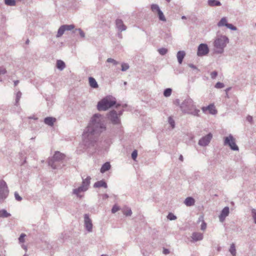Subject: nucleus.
Returning a JSON list of instances; mask_svg holds the SVG:
<instances>
[{"instance_id":"338daca9","label":"nucleus","mask_w":256,"mask_h":256,"mask_svg":"<svg viewBox=\"0 0 256 256\" xmlns=\"http://www.w3.org/2000/svg\"><path fill=\"white\" fill-rule=\"evenodd\" d=\"M120 104H116V108H118V106H120Z\"/></svg>"},{"instance_id":"f03ea898","label":"nucleus","mask_w":256,"mask_h":256,"mask_svg":"<svg viewBox=\"0 0 256 256\" xmlns=\"http://www.w3.org/2000/svg\"><path fill=\"white\" fill-rule=\"evenodd\" d=\"M180 108L184 113L190 114L194 116H199L200 110L196 108L194 100L190 97H187L181 103Z\"/></svg>"},{"instance_id":"c85d7f7f","label":"nucleus","mask_w":256,"mask_h":256,"mask_svg":"<svg viewBox=\"0 0 256 256\" xmlns=\"http://www.w3.org/2000/svg\"><path fill=\"white\" fill-rule=\"evenodd\" d=\"M64 27V29L66 31H70L75 28V26L73 24H64L62 25Z\"/></svg>"},{"instance_id":"a211bd4d","label":"nucleus","mask_w":256,"mask_h":256,"mask_svg":"<svg viewBox=\"0 0 256 256\" xmlns=\"http://www.w3.org/2000/svg\"><path fill=\"white\" fill-rule=\"evenodd\" d=\"M91 180V178L88 176L86 178L83 179L82 186L85 188L86 190H88L90 184V180Z\"/></svg>"},{"instance_id":"c9c22d12","label":"nucleus","mask_w":256,"mask_h":256,"mask_svg":"<svg viewBox=\"0 0 256 256\" xmlns=\"http://www.w3.org/2000/svg\"><path fill=\"white\" fill-rule=\"evenodd\" d=\"M172 90L170 88H166L164 92V95L166 97L170 96L172 94Z\"/></svg>"},{"instance_id":"f8f14e48","label":"nucleus","mask_w":256,"mask_h":256,"mask_svg":"<svg viewBox=\"0 0 256 256\" xmlns=\"http://www.w3.org/2000/svg\"><path fill=\"white\" fill-rule=\"evenodd\" d=\"M230 213V209L228 206L224 207L221 212L220 215L219 216V219L220 222H223L226 218L228 216Z\"/></svg>"},{"instance_id":"473e14b6","label":"nucleus","mask_w":256,"mask_h":256,"mask_svg":"<svg viewBox=\"0 0 256 256\" xmlns=\"http://www.w3.org/2000/svg\"><path fill=\"white\" fill-rule=\"evenodd\" d=\"M151 10L154 12H158L160 10L159 6L157 4H152L151 5Z\"/></svg>"},{"instance_id":"aec40b11","label":"nucleus","mask_w":256,"mask_h":256,"mask_svg":"<svg viewBox=\"0 0 256 256\" xmlns=\"http://www.w3.org/2000/svg\"><path fill=\"white\" fill-rule=\"evenodd\" d=\"M208 4L210 6H220L221 2L218 0H208Z\"/></svg>"},{"instance_id":"13d9d810","label":"nucleus","mask_w":256,"mask_h":256,"mask_svg":"<svg viewBox=\"0 0 256 256\" xmlns=\"http://www.w3.org/2000/svg\"><path fill=\"white\" fill-rule=\"evenodd\" d=\"M174 104L176 105L179 106H180V105L181 104H180V100L178 99H176L174 102Z\"/></svg>"},{"instance_id":"de8ad7c7","label":"nucleus","mask_w":256,"mask_h":256,"mask_svg":"<svg viewBox=\"0 0 256 256\" xmlns=\"http://www.w3.org/2000/svg\"><path fill=\"white\" fill-rule=\"evenodd\" d=\"M224 86V84L220 82H218L215 85V88H223Z\"/></svg>"},{"instance_id":"e2e57ef3","label":"nucleus","mask_w":256,"mask_h":256,"mask_svg":"<svg viewBox=\"0 0 256 256\" xmlns=\"http://www.w3.org/2000/svg\"><path fill=\"white\" fill-rule=\"evenodd\" d=\"M103 198L104 199H106V198H108V196L107 194H104L103 196Z\"/></svg>"},{"instance_id":"e433bc0d","label":"nucleus","mask_w":256,"mask_h":256,"mask_svg":"<svg viewBox=\"0 0 256 256\" xmlns=\"http://www.w3.org/2000/svg\"><path fill=\"white\" fill-rule=\"evenodd\" d=\"M5 4L9 6H14L16 5L15 0H4Z\"/></svg>"},{"instance_id":"8fccbe9b","label":"nucleus","mask_w":256,"mask_h":256,"mask_svg":"<svg viewBox=\"0 0 256 256\" xmlns=\"http://www.w3.org/2000/svg\"><path fill=\"white\" fill-rule=\"evenodd\" d=\"M138 156V152L136 150H134L132 154V158L134 160H136Z\"/></svg>"},{"instance_id":"ddd939ff","label":"nucleus","mask_w":256,"mask_h":256,"mask_svg":"<svg viewBox=\"0 0 256 256\" xmlns=\"http://www.w3.org/2000/svg\"><path fill=\"white\" fill-rule=\"evenodd\" d=\"M116 26L118 31L122 32L126 29V26L124 24L123 21L120 19L116 20Z\"/></svg>"},{"instance_id":"dca6fc26","label":"nucleus","mask_w":256,"mask_h":256,"mask_svg":"<svg viewBox=\"0 0 256 256\" xmlns=\"http://www.w3.org/2000/svg\"><path fill=\"white\" fill-rule=\"evenodd\" d=\"M87 190H86L85 188H83L82 186H79L78 188H74L72 190V194L76 195L77 197L81 198L82 196L80 194L82 192H84Z\"/></svg>"},{"instance_id":"7ed1b4c3","label":"nucleus","mask_w":256,"mask_h":256,"mask_svg":"<svg viewBox=\"0 0 256 256\" xmlns=\"http://www.w3.org/2000/svg\"><path fill=\"white\" fill-rule=\"evenodd\" d=\"M115 104H116V98L111 96H108L98 102L97 109L99 111H105Z\"/></svg>"},{"instance_id":"412c9836","label":"nucleus","mask_w":256,"mask_h":256,"mask_svg":"<svg viewBox=\"0 0 256 256\" xmlns=\"http://www.w3.org/2000/svg\"><path fill=\"white\" fill-rule=\"evenodd\" d=\"M108 186L104 180L98 181L94 183V188H100L104 187L106 188Z\"/></svg>"},{"instance_id":"f3484780","label":"nucleus","mask_w":256,"mask_h":256,"mask_svg":"<svg viewBox=\"0 0 256 256\" xmlns=\"http://www.w3.org/2000/svg\"><path fill=\"white\" fill-rule=\"evenodd\" d=\"M194 203H195L194 199L191 196L186 198L184 201V204L187 206H194Z\"/></svg>"},{"instance_id":"a18cd8bd","label":"nucleus","mask_w":256,"mask_h":256,"mask_svg":"<svg viewBox=\"0 0 256 256\" xmlns=\"http://www.w3.org/2000/svg\"><path fill=\"white\" fill-rule=\"evenodd\" d=\"M26 236V234H22L18 238L19 242L22 243L24 242V238Z\"/></svg>"},{"instance_id":"052dcab7","label":"nucleus","mask_w":256,"mask_h":256,"mask_svg":"<svg viewBox=\"0 0 256 256\" xmlns=\"http://www.w3.org/2000/svg\"><path fill=\"white\" fill-rule=\"evenodd\" d=\"M123 111H124L123 110H120L118 112V116H119L120 118V116L122 114Z\"/></svg>"},{"instance_id":"72a5a7b5","label":"nucleus","mask_w":256,"mask_h":256,"mask_svg":"<svg viewBox=\"0 0 256 256\" xmlns=\"http://www.w3.org/2000/svg\"><path fill=\"white\" fill-rule=\"evenodd\" d=\"M157 13H158V15L160 20L163 21V22L166 21V18L162 12L161 10L158 11V12Z\"/></svg>"},{"instance_id":"1a4fd4ad","label":"nucleus","mask_w":256,"mask_h":256,"mask_svg":"<svg viewBox=\"0 0 256 256\" xmlns=\"http://www.w3.org/2000/svg\"><path fill=\"white\" fill-rule=\"evenodd\" d=\"M209 52V48L207 44H201L199 45L198 48L197 55L202 56L206 55Z\"/></svg>"},{"instance_id":"a19ab883","label":"nucleus","mask_w":256,"mask_h":256,"mask_svg":"<svg viewBox=\"0 0 256 256\" xmlns=\"http://www.w3.org/2000/svg\"><path fill=\"white\" fill-rule=\"evenodd\" d=\"M120 210V208L116 204H114L112 209V214H114L118 211Z\"/></svg>"},{"instance_id":"864d4df0","label":"nucleus","mask_w":256,"mask_h":256,"mask_svg":"<svg viewBox=\"0 0 256 256\" xmlns=\"http://www.w3.org/2000/svg\"><path fill=\"white\" fill-rule=\"evenodd\" d=\"M206 228V224L204 221L202 222L201 224L200 229L202 230H204Z\"/></svg>"},{"instance_id":"49530a36","label":"nucleus","mask_w":256,"mask_h":256,"mask_svg":"<svg viewBox=\"0 0 256 256\" xmlns=\"http://www.w3.org/2000/svg\"><path fill=\"white\" fill-rule=\"evenodd\" d=\"M226 28L232 30H237L236 26H234L233 24H231L228 23V25H226Z\"/></svg>"},{"instance_id":"f704fd0d","label":"nucleus","mask_w":256,"mask_h":256,"mask_svg":"<svg viewBox=\"0 0 256 256\" xmlns=\"http://www.w3.org/2000/svg\"><path fill=\"white\" fill-rule=\"evenodd\" d=\"M123 214L126 216H130L132 214V211L130 208H127L123 210Z\"/></svg>"},{"instance_id":"0eeeda50","label":"nucleus","mask_w":256,"mask_h":256,"mask_svg":"<svg viewBox=\"0 0 256 256\" xmlns=\"http://www.w3.org/2000/svg\"><path fill=\"white\" fill-rule=\"evenodd\" d=\"M224 146H228L233 150H238V147L236 144V140L232 134L224 138Z\"/></svg>"},{"instance_id":"39448f33","label":"nucleus","mask_w":256,"mask_h":256,"mask_svg":"<svg viewBox=\"0 0 256 256\" xmlns=\"http://www.w3.org/2000/svg\"><path fill=\"white\" fill-rule=\"evenodd\" d=\"M65 156L60 152H56L54 156L50 159L48 162V164L53 169L58 168L59 166L58 165L57 162L64 159Z\"/></svg>"},{"instance_id":"bb28decb","label":"nucleus","mask_w":256,"mask_h":256,"mask_svg":"<svg viewBox=\"0 0 256 256\" xmlns=\"http://www.w3.org/2000/svg\"><path fill=\"white\" fill-rule=\"evenodd\" d=\"M64 32H65V30L64 29V27H63V26L62 25L59 28L58 30V32L56 35V38L61 37L64 34Z\"/></svg>"},{"instance_id":"c756f323","label":"nucleus","mask_w":256,"mask_h":256,"mask_svg":"<svg viewBox=\"0 0 256 256\" xmlns=\"http://www.w3.org/2000/svg\"><path fill=\"white\" fill-rule=\"evenodd\" d=\"M229 251L233 256H236V249L234 244H231Z\"/></svg>"},{"instance_id":"37998d69","label":"nucleus","mask_w":256,"mask_h":256,"mask_svg":"<svg viewBox=\"0 0 256 256\" xmlns=\"http://www.w3.org/2000/svg\"><path fill=\"white\" fill-rule=\"evenodd\" d=\"M252 217L254 219V224H256V210L254 208L252 209Z\"/></svg>"},{"instance_id":"6e6d98bb","label":"nucleus","mask_w":256,"mask_h":256,"mask_svg":"<svg viewBox=\"0 0 256 256\" xmlns=\"http://www.w3.org/2000/svg\"><path fill=\"white\" fill-rule=\"evenodd\" d=\"M162 252L164 254H170V250L166 248H164Z\"/></svg>"},{"instance_id":"5701e85b","label":"nucleus","mask_w":256,"mask_h":256,"mask_svg":"<svg viewBox=\"0 0 256 256\" xmlns=\"http://www.w3.org/2000/svg\"><path fill=\"white\" fill-rule=\"evenodd\" d=\"M88 80L90 85L92 88H98V84L96 80L94 78L90 77L88 78Z\"/></svg>"},{"instance_id":"6e6552de","label":"nucleus","mask_w":256,"mask_h":256,"mask_svg":"<svg viewBox=\"0 0 256 256\" xmlns=\"http://www.w3.org/2000/svg\"><path fill=\"white\" fill-rule=\"evenodd\" d=\"M108 118L113 124H120V119L118 116V112L114 110H112L109 112Z\"/></svg>"},{"instance_id":"5fc2aeb1","label":"nucleus","mask_w":256,"mask_h":256,"mask_svg":"<svg viewBox=\"0 0 256 256\" xmlns=\"http://www.w3.org/2000/svg\"><path fill=\"white\" fill-rule=\"evenodd\" d=\"M246 120L248 122H250V124H252V117L250 116H248L247 117H246Z\"/></svg>"},{"instance_id":"c03bdc74","label":"nucleus","mask_w":256,"mask_h":256,"mask_svg":"<svg viewBox=\"0 0 256 256\" xmlns=\"http://www.w3.org/2000/svg\"><path fill=\"white\" fill-rule=\"evenodd\" d=\"M158 50L159 53L162 56L166 54L168 52V50L165 48H160Z\"/></svg>"},{"instance_id":"f257e3e1","label":"nucleus","mask_w":256,"mask_h":256,"mask_svg":"<svg viewBox=\"0 0 256 256\" xmlns=\"http://www.w3.org/2000/svg\"><path fill=\"white\" fill-rule=\"evenodd\" d=\"M106 130L104 117L100 114H94L82 134L83 144L87 148L94 146L100 134Z\"/></svg>"},{"instance_id":"3c124183","label":"nucleus","mask_w":256,"mask_h":256,"mask_svg":"<svg viewBox=\"0 0 256 256\" xmlns=\"http://www.w3.org/2000/svg\"><path fill=\"white\" fill-rule=\"evenodd\" d=\"M7 71L6 69L4 67H0V76L2 74H4L6 73Z\"/></svg>"},{"instance_id":"393cba45","label":"nucleus","mask_w":256,"mask_h":256,"mask_svg":"<svg viewBox=\"0 0 256 256\" xmlns=\"http://www.w3.org/2000/svg\"><path fill=\"white\" fill-rule=\"evenodd\" d=\"M56 67L60 70H63L65 67V63L62 60H58L56 62Z\"/></svg>"},{"instance_id":"79ce46f5","label":"nucleus","mask_w":256,"mask_h":256,"mask_svg":"<svg viewBox=\"0 0 256 256\" xmlns=\"http://www.w3.org/2000/svg\"><path fill=\"white\" fill-rule=\"evenodd\" d=\"M167 218L170 220H175L176 218V216L172 213H169L167 216Z\"/></svg>"},{"instance_id":"4d7b16f0","label":"nucleus","mask_w":256,"mask_h":256,"mask_svg":"<svg viewBox=\"0 0 256 256\" xmlns=\"http://www.w3.org/2000/svg\"><path fill=\"white\" fill-rule=\"evenodd\" d=\"M204 216H200L199 217V218H198V220L197 222H198V223H199V222H204Z\"/></svg>"},{"instance_id":"2eb2a0df","label":"nucleus","mask_w":256,"mask_h":256,"mask_svg":"<svg viewBox=\"0 0 256 256\" xmlns=\"http://www.w3.org/2000/svg\"><path fill=\"white\" fill-rule=\"evenodd\" d=\"M191 238L194 242L200 241L203 239V234L200 232H194L192 234Z\"/></svg>"},{"instance_id":"bf43d9fd","label":"nucleus","mask_w":256,"mask_h":256,"mask_svg":"<svg viewBox=\"0 0 256 256\" xmlns=\"http://www.w3.org/2000/svg\"><path fill=\"white\" fill-rule=\"evenodd\" d=\"M188 66H189L190 68H192V69H194V70H196V69H197V68H196L194 65V64H188Z\"/></svg>"},{"instance_id":"b1692460","label":"nucleus","mask_w":256,"mask_h":256,"mask_svg":"<svg viewBox=\"0 0 256 256\" xmlns=\"http://www.w3.org/2000/svg\"><path fill=\"white\" fill-rule=\"evenodd\" d=\"M110 162H105L102 166L100 168V172L102 173H104L106 172L110 168Z\"/></svg>"},{"instance_id":"4be33fe9","label":"nucleus","mask_w":256,"mask_h":256,"mask_svg":"<svg viewBox=\"0 0 256 256\" xmlns=\"http://www.w3.org/2000/svg\"><path fill=\"white\" fill-rule=\"evenodd\" d=\"M56 119L52 117H47L44 118V122L46 124L52 126L56 122Z\"/></svg>"},{"instance_id":"69168bd1","label":"nucleus","mask_w":256,"mask_h":256,"mask_svg":"<svg viewBox=\"0 0 256 256\" xmlns=\"http://www.w3.org/2000/svg\"><path fill=\"white\" fill-rule=\"evenodd\" d=\"M230 89H231L230 87H229V88H226V90H225L226 93H228V92L230 90Z\"/></svg>"},{"instance_id":"2f4dec72","label":"nucleus","mask_w":256,"mask_h":256,"mask_svg":"<svg viewBox=\"0 0 256 256\" xmlns=\"http://www.w3.org/2000/svg\"><path fill=\"white\" fill-rule=\"evenodd\" d=\"M78 32V34H79L80 36L82 38H85V36H85V33L83 32V30L81 28H76L73 31V32L75 33V32Z\"/></svg>"},{"instance_id":"58836bf2","label":"nucleus","mask_w":256,"mask_h":256,"mask_svg":"<svg viewBox=\"0 0 256 256\" xmlns=\"http://www.w3.org/2000/svg\"><path fill=\"white\" fill-rule=\"evenodd\" d=\"M106 62L108 63H112L114 65H117L119 64L118 62L112 58H108L106 60Z\"/></svg>"},{"instance_id":"9b49d317","label":"nucleus","mask_w":256,"mask_h":256,"mask_svg":"<svg viewBox=\"0 0 256 256\" xmlns=\"http://www.w3.org/2000/svg\"><path fill=\"white\" fill-rule=\"evenodd\" d=\"M84 224L86 229V230L87 231H88V232H92V221L89 218V216L88 214H85L84 215Z\"/></svg>"},{"instance_id":"09e8293b","label":"nucleus","mask_w":256,"mask_h":256,"mask_svg":"<svg viewBox=\"0 0 256 256\" xmlns=\"http://www.w3.org/2000/svg\"><path fill=\"white\" fill-rule=\"evenodd\" d=\"M14 198L16 200L18 201H21L22 200V198L18 194V192H14Z\"/></svg>"},{"instance_id":"423d86ee","label":"nucleus","mask_w":256,"mask_h":256,"mask_svg":"<svg viewBox=\"0 0 256 256\" xmlns=\"http://www.w3.org/2000/svg\"><path fill=\"white\" fill-rule=\"evenodd\" d=\"M8 190L6 182L3 180H0V203L4 202L8 194Z\"/></svg>"},{"instance_id":"a878e982","label":"nucleus","mask_w":256,"mask_h":256,"mask_svg":"<svg viewBox=\"0 0 256 256\" xmlns=\"http://www.w3.org/2000/svg\"><path fill=\"white\" fill-rule=\"evenodd\" d=\"M228 23L227 22V20L226 18L224 17L221 18L220 22L218 23V27H221L223 26H226V25H228Z\"/></svg>"},{"instance_id":"774afa93","label":"nucleus","mask_w":256,"mask_h":256,"mask_svg":"<svg viewBox=\"0 0 256 256\" xmlns=\"http://www.w3.org/2000/svg\"><path fill=\"white\" fill-rule=\"evenodd\" d=\"M29 42H30V40H26V44H29Z\"/></svg>"},{"instance_id":"6ab92c4d","label":"nucleus","mask_w":256,"mask_h":256,"mask_svg":"<svg viewBox=\"0 0 256 256\" xmlns=\"http://www.w3.org/2000/svg\"><path fill=\"white\" fill-rule=\"evenodd\" d=\"M186 53L184 51H178L176 54L178 62L180 64H181L182 62L183 59L185 56Z\"/></svg>"},{"instance_id":"ea45409f","label":"nucleus","mask_w":256,"mask_h":256,"mask_svg":"<svg viewBox=\"0 0 256 256\" xmlns=\"http://www.w3.org/2000/svg\"><path fill=\"white\" fill-rule=\"evenodd\" d=\"M130 66L128 64L122 63V70L124 72L127 70L129 68Z\"/></svg>"},{"instance_id":"0e129e2a","label":"nucleus","mask_w":256,"mask_h":256,"mask_svg":"<svg viewBox=\"0 0 256 256\" xmlns=\"http://www.w3.org/2000/svg\"><path fill=\"white\" fill-rule=\"evenodd\" d=\"M179 160H180V161H182H182H183V160H184V158H183V156H182V155H180V157H179Z\"/></svg>"},{"instance_id":"603ef678","label":"nucleus","mask_w":256,"mask_h":256,"mask_svg":"<svg viewBox=\"0 0 256 256\" xmlns=\"http://www.w3.org/2000/svg\"><path fill=\"white\" fill-rule=\"evenodd\" d=\"M218 76V72L216 71H214L210 74V77L212 79H214Z\"/></svg>"},{"instance_id":"680f3d73","label":"nucleus","mask_w":256,"mask_h":256,"mask_svg":"<svg viewBox=\"0 0 256 256\" xmlns=\"http://www.w3.org/2000/svg\"><path fill=\"white\" fill-rule=\"evenodd\" d=\"M14 86H16L19 83V80H14Z\"/></svg>"},{"instance_id":"4468645a","label":"nucleus","mask_w":256,"mask_h":256,"mask_svg":"<svg viewBox=\"0 0 256 256\" xmlns=\"http://www.w3.org/2000/svg\"><path fill=\"white\" fill-rule=\"evenodd\" d=\"M202 110L204 113L206 112L207 110H208L209 112L212 114H214L217 112L216 110L215 109L214 105L212 104H210L207 106L202 107Z\"/></svg>"},{"instance_id":"20e7f679","label":"nucleus","mask_w":256,"mask_h":256,"mask_svg":"<svg viewBox=\"0 0 256 256\" xmlns=\"http://www.w3.org/2000/svg\"><path fill=\"white\" fill-rule=\"evenodd\" d=\"M228 38L225 36L217 37L214 42V51L216 54H222L226 44L228 43Z\"/></svg>"},{"instance_id":"4c0bfd02","label":"nucleus","mask_w":256,"mask_h":256,"mask_svg":"<svg viewBox=\"0 0 256 256\" xmlns=\"http://www.w3.org/2000/svg\"><path fill=\"white\" fill-rule=\"evenodd\" d=\"M168 122L172 128H174L175 126V122L174 119L171 116H170L168 118Z\"/></svg>"},{"instance_id":"7c9ffc66","label":"nucleus","mask_w":256,"mask_h":256,"mask_svg":"<svg viewBox=\"0 0 256 256\" xmlns=\"http://www.w3.org/2000/svg\"><path fill=\"white\" fill-rule=\"evenodd\" d=\"M22 94L20 91L17 92L16 94L15 105L18 106L19 105V101L21 98Z\"/></svg>"},{"instance_id":"cd10ccee","label":"nucleus","mask_w":256,"mask_h":256,"mask_svg":"<svg viewBox=\"0 0 256 256\" xmlns=\"http://www.w3.org/2000/svg\"><path fill=\"white\" fill-rule=\"evenodd\" d=\"M10 216L11 214L6 210L3 209L0 210V218H8Z\"/></svg>"},{"instance_id":"9d476101","label":"nucleus","mask_w":256,"mask_h":256,"mask_svg":"<svg viewBox=\"0 0 256 256\" xmlns=\"http://www.w3.org/2000/svg\"><path fill=\"white\" fill-rule=\"evenodd\" d=\"M212 135L211 133H209L204 136L202 138L198 141V144L202 146H208L210 142Z\"/></svg>"}]
</instances>
